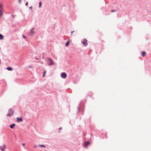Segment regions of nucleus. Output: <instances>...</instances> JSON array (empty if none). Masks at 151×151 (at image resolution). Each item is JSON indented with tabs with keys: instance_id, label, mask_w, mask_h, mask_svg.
Listing matches in <instances>:
<instances>
[{
	"instance_id": "1",
	"label": "nucleus",
	"mask_w": 151,
	"mask_h": 151,
	"mask_svg": "<svg viewBox=\"0 0 151 151\" xmlns=\"http://www.w3.org/2000/svg\"><path fill=\"white\" fill-rule=\"evenodd\" d=\"M9 113L6 115L7 116L10 117L14 113L13 111L11 109H10L8 111Z\"/></svg>"
},
{
	"instance_id": "2",
	"label": "nucleus",
	"mask_w": 151,
	"mask_h": 151,
	"mask_svg": "<svg viewBox=\"0 0 151 151\" xmlns=\"http://www.w3.org/2000/svg\"><path fill=\"white\" fill-rule=\"evenodd\" d=\"M47 61L49 63V65H53L54 64L53 61L50 58H48L47 59Z\"/></svg>"
},
{
	"instance_id": "3",
	"label": "nucleus",
	"mask_w": 151,
	"mask_h": 151,
	"mask_svg": "<svg viewBox=\"0 0 151 151\" xmlns=\"http://www.w3.org/2000/svg\"><path fill=\"white\" fill-rule=\"evenodd\" d=\"M2 6L1 4H0V16L1 17L3 15V13L2 12Z\"/></svg>"
},
{
	"instance_id": "4",
	"label": "nucleus",
	"mask_w": 151,
	"mask_h": 151,
	"mask_svg": "<svg viewBox=\"0 0 151 151\" xmlns=\"http://www.w3.org/2000/svg\"><path fill=\"white\" fill-rule=\"evenodd\" d=\"M61 76L62 78H65L67 77V74L65 73H63L61 74Z\"/></svg>"
},
{
	"instance_id": "5",
	"label": "nucleus",
	"mask_w": 151,
	"mask_h": 151,
	"mask_svg": "<svg viewBox=\"0 0 151 151\" xmlns=\"http://www.w3.org/2000/svg\"><path fill=\"white\" fill-rule=\"evenodd\" d=\"M87 40L86 39H84L83 41L82 42V43L85 46H86L88 44L87 42Z\"/></svg>"
},
{
	"instance_id": "6",
	"label": "nucleus",
	"mask_w": 151,
	"mask_h": 151,
	"mask_svg": "<svg viewBox=\"0 0 151 151\" xmlns=\"http://www.w3.org/2000/svg\"><path fill=\"white\" fill-rule=\"evenodd\" d=\"M90 144V142L88 141L85 142H84L83 146L85 147H87L88 145Z\"/></svg>"
},
{
	"instance_id": "7",
	"label": "nucleus",
	"mask_w": 151,
	"mask_h": 151,
	"mask_svg": "<svg viewBox=\"0 0 151 151\" xmlns=\"http://www.w3.org/2000/svg\"><path fill=\"white\" fill-rule=\"evenodd\" d=\"M17 122H22L23 121V119L22 117L21 118L17 117Z\"/></svg>"
},
{
	"instance_id": "8",
	"label": "nucleus",
	"mask_w": 151,
	"mask_h": 151,
	"mask_svg": "<svg viewBox=\"0 0 151 151\" xmlns=\"http://www.w3.org/2000/svg\"><path fill=\"white\" fill-rule=\"evenodd\" d=\"M0 148L1 150L4 151L6 148V146L4 144L2 146H1Z\"/></svg>"
},
{
	"instance_id": "9",
	"label": "nucleus",
	"mask_w": 151,
	"mask_h": 151,
	"mask_svg": "<svg viewBox=\"0 0 151 151\" xmlns=\"http://www.w3.org/2000/svg\"><path fill=\"white\" fill-rule=\"evenodd\" d=\"M34 32L33 31V30H31L30 34V36H33L34 35Z\"/></svg>"
},
{
	"instance_id": "10",
	"label": "nucleus",
	"mask_w": 151,
	"mask_h": 151,
	"mask_svg": "<svg viewBox=\"0 0 151 151\" xmlns=\"http://www.w3.org/2000/svg\"><path fill=\"white\" fill-rule=\"evenodd\" d=\"M15 126V124L14 123L11 125L10 127L11 128L13 129L14 127Z\"/></svg>"
},
{
	"instance_id": "11",
	"label": "nucleus",
	"mask_w": 151,
	"mask_h": 151,
	"mask_svg": "<svg viewBox=\"0 0 151 151\" xmlns=\"http://www.w3.org/2000/svg\"><path fill=\"white\" fill-rule=\"evenodd\" d=\"M6 69L9 71H12L13 70L12 68L10 67H7Z\"/></svg>"
},
{
	"instance_id": "12",
	"label": "nucleus",
	"mask_w": 151,
	"mask_h": 151,
	"mask_svg": "<svg viewBox=\"0 0 151 151\" xmlns=\"http://www.w3.org/2000/svg\"><path fill=\"white\" fill-rule=\"evenodd\" d=\"M80 104H79V106L78 108V111L77 113V114H78V113H79V111L80 109Z\"/></svg>"
},
{
	"instance_id": "13",
	"label": "nucleus",
	"mask_w": 151,
	"mask_h": 151,
	"mask_svg": "<svg viewBox=\"0 0 151 151\" xmlns=\"http://www.w3.org/2000/svg\"><path fill=\"white\" fill-rule=\"evenodd\" d=\"M146 55V53L145 51H143L142 53V57H144Z\"/></svg>"
},
{
	"instance_id": "14",
	"label": "nucleus",
	"mask_w": 151,
	"mask_h": 151,
	"mask_svg": "<svg viewBox=\"0 0 151 151\" xmlns=\"http://www.w3.org/2000/svg\"><path fill=\"white\" fill-rule=\"evenodd\" d=\"M69 41H68L66 42V43L65 44V46L66 47H67L69 45Z\"/></svg>"
},
{
	"instance_id": "15",
	"label": "nucleus",
	"mask_w": 151,
	"mask_h": 151,
	"mask_svg": "<svg viewBox=\"0 0 151 151\" xmlns=\"http://www.w3.org/2000/svg\"><path fill=\"white\" fill-rule=\"evenodd\" d=\"M3 38L4 36L1 34H0V39L1 40L3 39Z\"/></svg>"
},
{
	"instance_id": "16",
	"label": "nucleus",
	"mask_w": 151,
	"mask_h": 151,
	"mask_svg": "<svg viewBox=\"0 0 151 151\" xmlns=\"http://www.w3.org/2000/svg\"><path fill=\"white\" fill-rule=\"evenodd\" d=\"M39 146L41 147H43L45 148L46 147V146L45 145H39Z\"/></svg>"
},
{
	"instance_id": "17",
	"label": "nucleus",
	"mask_w": 151,
	"mask_h": 151,
	"mask_svg": "<svg viewBox=\"0 0 151 151\" xmlns=\"http://www.w3.org/2000/svg\"><path fill=\"white\" fill-rule=\"evenodd\" d=\"M41 5H42V2L41 1H40L39 2V7L40 8L41 7Z\"/></svg>"
},
{
	"instance_id": "18",
	"label": "nucleus",
	"mask_w": 151,
	"mask_h": 151,
	"mask_svg": "<svg viewBox=\"0 0 151 151\" xmlns=\"http://www.w3.org/2000/svg\"><path fill=\"white\" fill-rule=\"evenodd\" d=\"M46 71H45V72H44V73H43V77H44L45 76V73H46Z\"/></svg>"
},
{
	"instance_id": "19",
	"label": "nucleus",
	"mask_w": 151,
	"mask_h": 151,
	"mask_svg": "<svg viewBox=\"0 0 151 151\" xmlns=\"http://www.w3.org/2000/svg\"><path fill=\"white\" fill-rule=\"evenodd\" d=\"M111 11L112 12H116V10H115V9H113L112 10H111Z\"/></svg>"
},
{
	"instance_id": "20",
	"label": "nucleus",
	"mask_w": 151,
	"mask_h": 151,
	"mask_svg": "<svg viewBox=\"0 0 151 151\" xmlns=\"http://www.w3.org/2000/svg\"><path fill=\"white\" fill-rule=\"evenodd\" d=\"M21 0H19V3L20 4L21 3Z\"/></svg>"
},
{
	"instance_id": "21",
	"label": "nucleus",
	"mask_w": 151,
	"mask_h": 151,
	"mask_svg": "<svg viewBox=\"0 0 151 151\" xmlns=\"http://www.w3.org/2000/svg\"><path fill=\"white\" fill-rule=\"evenodd\" d=\"M28 5V2L27 1V3H26V4H25V5H26V6H27Z\"/></svg>"
},
{
	"instance_id": "22",
	"label": "nucleus",
	"mask_w": 151,
	"mask_h": 151,
	"mask_svg": "<svg viewBox=\"0 0 151 151\" xmlns=\"http://www.w3.org/2000/svg\"><path fill=\"white\" fill-rule=\"evenodd\" d=\"M62 129V127H60V128H59L58 130H60Z\"/></svg>"
},
{
	"instance_id": "23",
	"label": "nucleus",
	"mask_w": 151,
	"mask_h": 151,
	"mask_svg": "<svg viewBox=\"0 0 151 151\" xmlns=\"http://www.w3.org/2000/svg\"><path fill=\"white\" fill-rule=\"evenodd\" d=\"M23 37L24 38H25L26 37L24 35H23Z\"/></svg>"
},
{
	"instance_id": "24",
	"label": "nucleus",
	"mask_w": 151,
	"mask_h": 151,
	"mask_svg": "<svg viewBox=\"0 0 151 151\" xmlns=\"http://www.w3.org/2000/svg\"><path fill=\"white\" fill-rule=\"evenodd\" d=\"M29 8L32 9V6H31Z\"/></svg>"
},
{
	"instance_id": "25",
	"label": "nucleus",
	"mask_w": 151,
	"mask_h": 151,
	"mask_svg": "<svg viewBox=\"0 0 151 151\" xmlns=\"http://www.w3.org/2000/svg\"><path fill=\"white\" fill-rule=\"evenodd\" d=\"M25 143H22V145L23 146H24L25 145Z\"/></svg>"
},
{
	"instance_id": "26",
	"label": "nucleus",
	"mask_w": 151,
	"mask_h": 151,
	"mask_svg": "<svg viewBox=\"0 0 151 151\" xmlns=\"http://www.w3.org/2000/svg\"><path fill=\"white\" fill-rule=\"evenodd\" d=\"M73 32H74V31H73L72 32H71V34H72V33H73Z\"/></svg>"
},
{
	"instance_id": "27",
	"label": "nucleus",
	"mask_w": 151,
	"mask_h": 151,
	"mask_svg": "<svg viewBox=\"0 0 151 151\" xmlns=\"http://www.w3.org/2000/svg\"><path fill=\"white\" fill-rule=\"evenodd\" d=\"M32 67V66H30L29 67V68H31Z\"/></svg>"
},
{
	"instance_id": "28",
	"label": "nucleus",
	"mask_w": 151,
	"mask_h": 151,
	"mask_svg": "<svg viewBox=\"0 0 151 151\" xmlns=\"http://www.w3.org/2000/svg\"><path fill=\"white\" fill-rule=\"evenodd\" d=\"M34 29V28H32L31 29V30H33Z\"/></svg>"
},
{
	"instance_id": "29",
	"label": "nucleus",
	"mask_w": 151,
	"mask_h": 151,
	"mask_svg": "<svg viewBox=\"0 0 151 151\" xmlns=\"http://www.w3.org/2000/svg\"><path fill=\"white\" fill-rule=\"evenodd\" d=\"M35 59H37V60L38 59V58H37V57H36V58H35Z\"/></svg>"
}]
</instances>
